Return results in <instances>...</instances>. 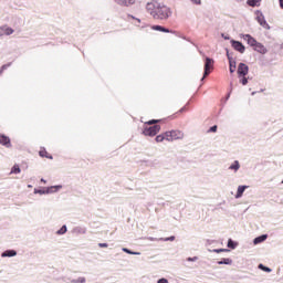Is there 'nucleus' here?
Instances as JSON below:
<instances>
[{
    "label": "nucleus",
    "mask_w": 283,
    "mask_h": 283,
    "mask_svg": "<svg viewBox=\"0 0 283 283\" xmlns=\"http://www.w3.org/2000/svg\"><path fill=\"white\" fill-rule=\"evenodd\" d=\"M161 240H164V242H174V240H176V237L171 235V237H168V238H165V239H161Z\"/></svg>",
    "instance_id": "obj_36"
},
{
    "label": "nucleus",
    "mask_w": 283,
    "mask_h": 283,
    "mask_svg": "<svg viewBox=\"0 0 283 283\" xmlns=\"http://www.w3.org/2000/svg\"><path fill=\"white\" fill-rule=\"evenodd\" d=\"M182 112H187V106H184L179 109V114H182Z\"/></svg>",
    "instance_id": "obj_44"
},
{
    "label": "nucleus",
    "mask_w": 283,
    "mask_h": 283,
    "mask_svg": "<svg viewBox=\"0 0 283 283\" xmlns=\"http://www.w3.org/2000/svg\"><path fill=\"white\" fill-rule=\"evenodd\" d=\"M15 255H17V250H12V249L6 250L1 253V258H15Z\"/></svg>",
    "instance_id": "obj_17"
},
{
    "label": "nucleus",
    "mask_w": 283,
    "mask_h": 283,
    "mask_svg": "<svg viewBox=\"0 0 283 283\" xmlns=\"http://www.w3.org/2000/svg\"><path fill=\"white\" fill-rule=\"evenodd\" d=\"M12 65V62H9L7 64H3L0 69V74H3L4 70H8V67H10Z\"/></svg>",
    "instance_id": "obj_31"
},
{
    "label": "nucleus",
    "mask_w": 283,
    "mask_h": 283,
    "mask_svg": "<svg viewBox=\"0 0 283 283\" xmlns=\"http://www.w3.org/2000/svg\"><path fill=\"white\" fill-rule=\"evenodd\" d=\"M122 251L124 253H127L128 255H140V252H134V251H132V250H129L127 248H123Z\"/></svg>",
    "instance_id": "obj_27"
},
{
    "label": "nucleus",
    "mask_w": 283,
    "mask_h": 283,
    "mask_svg": "<svg viewBox=\"0 0 283 283\" xmlns=\"http://www.w3.org/2000/svg\"><path fill=\"white\" fill-rule=\"evenodd\" d=\"M44 158H48L49 160H52L54 157H52V155L48 154V155H45Z\"/></svg>",
    "instance_id": "obj_45"
},
{
    "label": "nucleus",
    "mask_w": 283,
    "mask_h": 283,
    "mask_svg": "<svg viewBox=\"0 0 283 283\" xmlns=\"http://www.w3.org/2000/svg\"><path fill=\"white\" fill-rule=\"evenodd\" d=\"M279 6H280L281 10H283V0H279Z\"/></svg>",
    "instance_id": "obj_46"
},
{
    "label": "nucleus",
    "mask_w": 283,
    "mask_h": 283,
    "mask_svg": "<svg viewBox=\"0 0 283 283\" xmlns=\"http://www.w3.org/2000/svg\"><path fill=\"white\" fill-rule=\"evenodd\" d=\"M227 57H228V61H233V55H231V53L228 51L227 49Z\"/></svg>",
    "instance_id": "obj_39"
},
{
    "label": "nucleus",
    "mask_w": 283,
    "mask_h": 283,
    "mask_svg": "<svg viewBox=\"0 0 283 283\" xmlns=\"http://www.w3.org/2000/svg\"><path fill=\"white\" fill-rule=\"evenodd\" d=\"M231 92H233V82L230 83V92L228 93L226 101H229V98H231Z\"/></svg>",
    "instance_id": "obj_33"
},
{
    "label": "nucleus",
    "mask_w": 283,
    "mask_h": 283,
    "mask_svg": "<svg viewBox=\"0 0 283 283\" xmlns=\"http://www.w3.org/2000/svg\"><path fill=\"white\" fill-rule=\"evenodd\" d=\"M228 249H238V241H234L233 239H229L228 240V244H227Z\"/></svg>",
    "instance_id": "obj_20"
},
{
    "label": "nucleus",
    "mask_w": 283,
    "mask_h": 283,
    "mask_svg": "<svg viewBox=\"0 0 283 283\" xmlns=\"http://www.w3.org/2000/svg\"><path fill=\"white\" fill-rule=\"evenodd\" d=\"M263 271L265 272V273H271V271H273V270H271V268H269V266H263Z\"/></svg>",
    "instance_id": "obj_42"
},
{
    "label": "nucleus",
    "mask_w": 283,
    "mask_h": 283,
    "mask_svg": "<svg viewBox=\"0 0 283 283\" xmlns=\"http://www.w3.org/2000/svg\"><path fill=\"white\" fill-rule=\"evenodd\" d=\"M230 43H231V46L233 48V50H235L240 54H244V52H247V46H244V44H242V42H240L238 40H231Z\"/></svg>",
    "instance_id": "obj_7"
},
{
    "label": "nucleus",
    "mask_w": 283,
    "mask_h": 283,
    "mask_svg": "<svg viewBox=\"0 0 283 283\" xmlns=\"http://www.w3.org/2000/svg\"><path fill=\"white\" fill-rule=\"evenodd\" d=\"M222 38L226 40V41H229V36L228 35H224V34H222Z\"/></svg>",
    "instance_id": "obj_47"
},
{
    "label": "nucleus",
    "mask_w": 283,
    "mask_h": 283,
    "mask_svg": "<svg viewBox=\"0 0 283 283\" xmlns=\"http://www.w3.org/2000/svg\"><path fill=\"white\" fill-rule=\"evenodd\" d=\"M255 94H258V92H252V93H251L252 96H255Z\"/></svg>",
    "instance_id": "obj_50"
},
{
    "label": "nucleus",
    "mask_w": 283,
    "mask_h": 283,
    "mask_svg": "<svg viewBox=\"0 0 283 283\" xmlns=\"http://www.w3.org/2000/svg\"><path fill=\"white\" fill-rule=\"evenodd\" d=\"M61 189H63L62 185L45 187V193L46 195L59 193V191H61Z\"/></svg>",
    "instance_id": "obj_11"
},
{
    "label": "nucleus",
    "mask_w": 283,
    "mask_h": 283,
    "mask_svg": "<svg viewBox=\"0 0 283 283\" xmlns=\"http://www.w3.org/2000/svg\"><path fill=\"white\" fill-rule=\"evenodd\" d=\"M254 14L255 21L259 23V25H261V28H264V30H271V25L269 24V22H266V18L261 10H256Z\"/></svg>",
    "instance_id": "obj_3"
},
{
    "label": "nucleus",
    "mask_w": 283,
    "mask_h": 283,
    "mask_svg": "<svg viewBox=\"0 0 283 283\" xmlns=\"http://www.w3.org/2000/svg\"><path fill=\"white\" fill-rule=\"evenodd\" d=\"M156 143H163L164 140H167V132L160 135H157L155 138Z\"/></svg>",
    "instance_id": "obj_21"
},
{
    "label": "nucleus",
    "mask_w": 283,
    "mask_h": 283,
    "mask_svg": "<svg viewBox=\"0 0 283 283\" xmlns=\"http://www.w3.org/2000/svg\"><path fill=\"white\" fill-rule=\"evenodd\" d=\"M218 132V125H213L208 129V134H216Z\"/></svg>",
    "instance_id": "obj_32"
},
{
    "label": "nucleus",
    "mask_w": 283,
    "mask_h": 283,
    "mask_svg": "<svg viewBox=\"0 0 283 283\" xmlns=\"http://www.w3.org/2000/svg\"><path fill=\"white\" fill-rule=\"evenodd\" d=\"M237 74L239 78L240 76H247L249 74V65L243 62L239 63Z\"/></svg>",
    "instance_id": "obj_8"
},
{
    "label": "nucleus",
    "mask_w": 283,
    "mask_h": 283,
    "mask_svg": "<svg viewBox=\"0 0 283 283\" xmlns=\"http://www.w3.org/2000/svg\"><path fill=\"white\" fill-rule=\"evenodd\" d=\"M41 182H43L45 185V182H48L44 178H41Z\"/></svg>",
    "instance_id": "obj_49"
},
{
    "label": "nucleus",
    "mask_w": 283,
    "mask_h": 283,
    "mask_svg": "<svg viewBox=\"0 0 283 283\" xmlns=\"http://www.w3.org/2000/svg\"><path fill=\"white\" fill-rule=\"evenodd\" d=\"M235 67H237L235 60H230L229 62L230 74H233V72H235Z\"/></svg>",
    "instance_id": "obj_24"
},
{
    "label": "nucleus",
    "mask_w": 283,
    "mask_h": 283,
    "mask_svg": "<svg viewBox=\"0 0 283 283\" xmlns=\"http://www.w3.org/2000/svg\"><path fill=\"white\" fill-rule=\"evenodd\" d=\"M127 17H128V19H133V20L137 21V23H140V19H138L132 14H128Z\"/></svg>",
    "instance_id": "obj_38"
},
{
    "label": "nucleus",
    "mask_w": 283,
    "mask_h": 283,
    "mask_svg": "<svg viewBox=\"0 0 283 283\" xmlns=\"http://www.w3.org/2000/svg\"><path fill=\"white\" fill-rule=\"evenodd\" d=\"M146 10L153 15V19L157 21H167L171 17V9L165 4L158 2H148L146 4Z\"/></svg>",
    "instance_id": "obj_1"
},
{
    "label": "nucleus",
    "mask_w": 283,
    "mask_h": 283,
    "mask_svg": "<svg viewBox=\"0 0 283 283\" xmlns=\"http://www.w3.org/2000/svg\"><path fill=\"white\" fill-rule=\"evenodd\" d=\"M11 34H14V29L8 25L0 27V36H10Z\"/></svg>",
    "instance_id": "obj_9"
},
{
    "label": "nucleus",
    "mask_w": 283,
    "mask_h": 283,
    "mask_svg": "<svg viewBox=\"0 0 283 283\" xmlns=\"http://www.w3.org/2000/svg\"><path fill=\"white\" fill-rule=\"evenodd\" d=\"M187 262H198V256H189L187 258Z\"/></svg>",
    "instance_id": "obj_37"
},
{
    "label": "nucleus",
    "mask_w": 283,
    "mask_h": 283,
    "mask_svg": "<svg viewBox=\"0 0 283 283\" xmlns=\"http://www.w3.org/2000/svg\"><path fill=\"white\" fill-rule=\"evenodd\" d=\"M217 264L222 265V264H227V265H231L233 264V260L227 258V259H221L220 261L217 262Z\"/></svg>",
    "instance_id": "obj_23"
},
{
    "label": "nucleus",
    "mask_w": 283,
    "mask_h": 283,
    "mask_svg": "<svg viewBox=\"0 0 283 283\" xmlns=\"http://www.w3.org/2000/svg\"><path fill=\"white\" fill-rule=\"evenodd\" d=\"M87 280L85 279V276H80L78 279H73L71 280V283H86Z\"/></svg>",
    "instance_id": "obj_28"
},
{
    "label": "nucleus",
    "mask_w": 283,
    "mask_h": 283,
    "mask_svg": "<svg viewBox=\"0 0 283 283\" xmlns=\"http://www.w3.org/2000/svg\"><path fill=\"white\" fill-rule=\"evenodd\" d=\"M182 138H185V133H182L181 130L166 132V140H168V143H171L174 140H182Z\"/></svg>",
    "instance_id": "obj_4"
},
{
    "label": "nucleus",
    "mask_w": 283,
    "mask_h": 283,
    "mask_svg": "<svg viewBox=\"0 0 283 283\" xmlns=\"http://www.w3.org/2000/svg\"><path fill=\"white\" fill-rule=\"evenodd\" d=\"M247 189H249V186H239L234 198H237V199L242 198V196H244V191H247Z\"/></svg>",
    "instance_id": "obj_16"
},
{
    "label": "nucleus",
    "mask_w": 283,
    "mask_h": 283,
    "mask_svg": "<svg viewBox=\"0 0 283 283\" xmlns=\"http://www.w3.org/2000/svg\"><path fill=\"white\" fill-rule=\"evenodd\" d=\"M29 189H31L32 185H28Z\"/></svg>",
    "instance_id": "obj_51"
},
{
    "label": "nucleus",
    "mask_w": 283,
    "mask_h": 283,
    "mask_svg": "<svg viewBox=\"0 0 283 283\" xmlns=\"http://www.w3.org/2000/svg\"><path fill=\"white\" fill-rule=\"evenodd\" d=\"M229 249H213V250H209L210 253H229Z\"/></svg>",
    "instance_id": "obj_25"
},
{
    "label": "nucleus",
    "mask_w": 283,
    "mask_h": 283,
    "mask_svg": "<svg viewBox=\"0 0 283 283\" xmlns=\"http://www.w3.org/2000/svg\"><path fill=\"white\" fill-rule=\"evenodd\" d=\"M160 132V125L155 124L153 126H146L143 129L144 136H150L154 137Z\"/></svg>",
    "instance_id": "obj_6"
},
{
    "label": "nucleus",
    "mask_w": 283,
    "mask_h": 283,
    "mask_svg": "<svg viewBox=\"0 0 283 283\" xmlns=\"http://www.w3.org/2000/svg\"><path fill=\"white\" fill-rule=\"evenodd\" d=\"M72 233H75V235H85L87 233V228H85V227H75V228H73Z\"/></svg>",
    "instance_id": "obj_14"
},
{
    "label": "nucleus",
    "mask_w": 283,
    "mask_h": 283,
    "mask_svg": "<svg viewBox=\"0 0 283 283\" xmlns=\"http://www.w3.org/2000/svg\"><path fill=\"white\" fill-rule=\"evenodd\" d=\"M229 169H230L231 171H234V172L239 171V170H240V161L234 160V161L229 166Z\"/></svg>",
    "instance_id": "obj_19"
},
{
    "label": "nucleus",
    "mask_w": 283,
    "mask_h": 283,
    "mask_svg": "<svg viewBox=\"0 0 283 283\" xmlns=\"http://www.w3.org/2000/svg\"><path fill=\"white\" fill-rule=\"evenodd\" d=\"M192 3H195L196 6H200V3H202L201 2V0H190Z\"/></svg>",
    "instance_id": "obj_43"
},
{
    "label": "nucleus",
    "mask_w": 283,
    "mask_h": 283,
    "mask_svg": "<svg viewBox=\"0 0 283 283\" xmlns=\"http://www.w3.org/2000/svg\"><path fill=\"white\" fill-rule=\"evenodd\" d=\"M156 123H160V119H150L146 122V125H156Z\"/></svg>",
    "instance_id": "obj_35"
},
{
    "label": "nucleus",
    "mask_w": 283,
    "mask_h": 283,
    "mask_svg": "<svg viewBox=\"0 0 283 283\" xmlns=\"http://www.w3.org/2000/svg\"><path fill=\"white\" fill-rule=\"evenodd\" d=\"M39 156L41 158H45V156H48V150H45V148H43L42 150L39 151Z\"/></svg>",
    "instance_id": "obj_34"
},
{
    "label": "nucleus",
    "mask_w": 283,
    "mask_h": 283,
    "mask_svg": "<svg viewBox=\"0 0 283 283\" xmlns=\"http://www.w3.org/2000/svg\"><path fill=\"white\" fill-rule=\"evenodd\" d=\"M149 240L154 241V238H149Z\"/></svg>",
    "instance_id": "obj_52"
},
{
    "label": "nucleus",
    "mask_w": 283,
    "mask_h": 283,
    "mask_svg": "<svg viewBox=\"0 0 283 283\" xmlns=\"http://www.w3.org/2000/svg\"><path fill=\"white\" fill-rule=\"evenodd\" d=\"M99 249H107V243H98Z\"/></svg>",
    "instance_id": "obj_41"
},
{
    "label": "nucleus",
    "mask_w": 283,
    "mask_h": 283,
    "mask_svg": "<svg viewBox=\"0 0 283 283\" xmlns=\"http://www.w3.org/2000/svg\"><path fill=\"white\" fill-rule=\"evenodd\" d=\"M0 145L10 149V147H12V143L10 142V137L1 134L0 135Z\"/></svg>",
    "instance_id": "obj_10"
},
{
    "label": "nucleus",
    "mask_w": 283,
    "mask_h": 283,
    "mask_svg": "<svg viewBox=\"0 0 283 283\" xmlns=\"http://www.w3.org/2000/svg\"><path fill=\"white\" fill-rule=\"evenodd\" d=\"M117 6H124L125 8H129V6H134L136 0H113Z\"/></svg>",
    "instance_id": "obj_13"
},
{
    "label": "nucleus",
    "mask_w": 283,
    "mask_h": 283,
    "mask_svg": "<svg viewBox=\"0 0 283 283\" xmlns=\"http://www.w3.org/2000/svg\"><path fill=\"white\" fill-rule=\"evenodd\" d=\"M151 30H155L156 32H165L166 34H174V31L160 25V24H154L151 25Z\"/></svg>",
    "instance_id": "obj_12"
},
{
    "label": "nucleus",
    "mask_w": 283,
    "mask_h": 283,
    "mask_svg": "<svg viewBox=\"0 0 283 283\" xmlns=\"http://www.w3.org/2000/svg\"><path fill=\"white\" fill-rule=\"evenodd\" d=\"M157 283H169V280L161 277L157 281Z\"/></svg>",
    "instance_id": "obj_40"
},
{
    "label": "nucleus",
    "mask_w": 283,
    "mask_h": 283,
    "mask_svg": "<svg viewBox=\"0 0 283 283\" xmlns=\"http://www.w3.org/2000/svg\"><path fill=\"white\" fill-rule=\"evenodd\" d=\"M249 78H251V77H247V75H243V76L239 77V82L241 83V85H248Z\"/></svg>",
    "instance_id": "obj_26"
},
{
    "label": "nucleus",
    "mask_w": 283,
    "mask_h": 283,
    "mask_svg": "<svg viewBox=\"0 0 283 283\" xmlns=\"http://www.w3.org/2000/svg\"><path fill=\"white\" fill-rule=\"evenodd\" d=\"M260 3H262V0H247V4L250 8H260Z\"/></svg>",
    "instance_id": "obj_18"
},
{
    "label": "nucleus",
    "mask_w": 283,
    "mask_h": 283,
    "mask_svg": "<svg viewBox=\"0 0 283 283\" xmlns=\"http://www.w3.org/2000/svg\"><path fill=\"white\" fill-rule=\"evenodd\" d=\"M213 59L206 57L203 66V76L201 77V81H205L206 76H209L211 74V70H213Z\"/></svg>",
    "instance_id": "obj_5"
},
{
    "label": "nucleus",
    "mask_w": 283,
    "mask_h": 283,
    "mask_svg": "<svg viewBox=\"0 0 283 283\" xmlns=\"http://www.w3.org/2000/svg\"><path fill=\"white\" fill-rule=\"evenodd\" d=\"M55 233L56 235H65V233H67V226L63 224Z\"/></svg>",
    "instance_id": "obj_22"
},
{
    "label": "nucleus",
    "mask_w": 283,
    "mask_h": 283,
    "mask_svg": "<svg viewBox=\"0 0 283 283\" xmlns=\"http://www.w3.org/2000/svg\"><path fill=\"white\" fill-rule=\"evenodd\" d=\"M259 269H261V271H263L264 264H259Z\"/></svg>",
    "instance_id": "obj_48"
},
{
    "label": "nucleus",
    "mask_w": 283,
    "mask_h": 283,
    "mask_svg": "<svg viewBox=\"0 0 283 283\" xmlns=\"http://www.w3.org/2000/svg\"><path fill=\"white\" fill-rule=\"evenodd\" d=\"M241 39H243V41H245L248 45H250V48H252V50L259 54H266L269 52L266 46L258 42V40H255V38H253L251 34H241Z\"/></svg>",
    "instance_id": "obj_2"
},
{
    "label": "nucleus",
    "mask_w": 283,
    "mask_h": 283,
    "mask_svg": "<svg viewBox=\"0 0 283 283\" xmlns=\"http://www.w3.org/2000/svg\"><path fill=\"white\" fill-rule=\"evenodd\" d=\"M21 171V167H19V165H14L12 168H11V171L10 174H19Z\"/></svg>",
    "instance_id": "obj_30"
},
{
    "label": "nucleus",
    "mask_w": 283,
    "mask_h": 283,
    "mask_svg": "<svg viewBox=\"0 0 283 283\" xmlns=\"http://www.w3.org/2000/svg\"><path fill=\"white\" fill-rule=\"evenodd\" d=\"M268 238H269V234H261L253 239V244L254 245L262 244V242H266Z\"/></svg>",
    "instance_id": "obj_15"
},
{
    "label": "nucleus",
    "mask_w": 283,
    "mask_h": 283,
    "mask_svg": "<svg viewBox=\"0 0 283 283\" xmlns=\"http://www.w3.org/2000/svg\"><path fill=\"white\" fill-rule=\"evenodd\" d=\"M33 193H39L40 196L48 195V192H45V188H42V189L34 188Z\"/></svg>",
    "instance_id": "obj_29"
}]
</instances>
